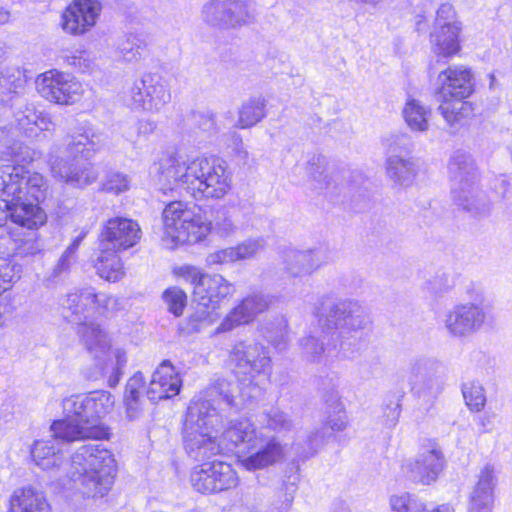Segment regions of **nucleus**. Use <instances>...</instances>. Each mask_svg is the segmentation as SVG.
I'll list each match as a JSON object with an SVG mask.
<instances>
[{
  "label": "nucleus",
  "mask_w": 512,
  "mask_h": 512,
  "mask_svg": "<svg viewBox=\"0 0 512 512\" xmlns=\"http://www.w3.org/2000/svg\"><path fill=\"white\" fill-rule=\"evenodd\" d=\"M260 434L249 419H234L223 431L221 442L225 452H233L241 446L248 450L249 447H256Z\"/></svg>",
  "instance_id": "7c9ffc66"
},
{
  "label": "nucleus",
  "mask_w": 512,
  "mask_h": 512,
  "mask_svg": "<svg viewBox=\"0 0 512 512\" xmlns=\"http://www.w3.org/2000/svg\"><path fill=\"white\" fill-rule=\"evenodd\" d=\"M21 179L22 196L24 200L38 204L46 198L47 184L39 173H26L23 169Z\"/></svg>",
  "instance_id": "a19ab883"
},
{
  "label": "nucleus",
  "mask_w": 512,
  "mask_h": 512,
  "mask_svg": "<svg viewBox=\"0 0 512 512\" xmlns=\"http://www.w3.org/2000/svg\"><path fill=\"white\" fill-rule=\"evenodd\" d=\"M21 266L12 260L0 258V294L10 289L20 278Z\"/></svg>",
  "instance_id": "603ef678"
},
{
  "label": "nucleus",
  "mask_w": 512,
  "mask_h": 512,
  "mask_svg": "<svg viewBox=\"0 0 512 512\" xmlns=\"http://www.w3.org/2000/svg\"><path fill=\"white\" fill-rule=\"evenodd\" d=\"M130 97L135 107L159 112L171 100L167 81L157 73H146L131 87Z\"/></svg>",
  "instance_id": "2eb2a0df"
},
{
  "label": "nucleus",
  "mask_w": 512,
  "mask_h": 512,
  "mask_svg": "<svg viewBox=\"0 0 512 512\" xmlns=\"http://www.w3.org/2000/svg\"><path fill=\"white\" fill-rule=\"evenodd\" d=\"M240 383L242 387L233 385L224 378H219L198 396L194 397L190 404L205 402L208 408H205L204 410H207L208 412L213 411L215 413H219L217 406H219L221 402L226 403V405L230 407L238 408L248 400L241 396V389L246 388V386L244 382Z\"/></svg>",
  "instance_id": "393cba45"
},
{
  "label": "nucleus",
  "mask_w": 512,
  "mask_h": 512,
  "mask_svg": "<svg viewBox=\"0 0 512 512\" xmlns=\"http://www.w3.org/2000/svg\"><path fill=\"white\" fill-rule=\"evenodd\" d=\"M250 453L240 458V464L249 471L264 469L279 462L284 457V447L274 436L264 437L261 433L257 437L256 447H249Z\"/></svg>",
  "instance_id": "bb28decb"
},
{
  "label": "nucleus",
  "mask_w": 512,
  "mask_h": 512,
  "mask_svg": "<svg viewBox=\"0 0 512 512\" xmlns=\"http://www.w3.org/2000/svg\"><path fill=\"white\" fill-rule=\"evenodd\" d=\"M326 322L337 332V337L349 339L353 333L364 329L369 322L364 308L356 301L334 302L326 315Z\"/></svg>",
  "instance_id": "a211bd4d"
},
{
  "label": "nucleus",
  "mask_w": 512,
  "mask_h": 512,
  "mask_svg": "<svg viewBox=\"0 0 512 512\" xmlns=\"http://www.w3.org/2000/svg\"><path fill=\"white\" fill-rule=\"evenodd\" d=\"M266 101L261 97L250 98L243 102L238 111L235 127L246 129L255 126L266 115Z\"/></svg>",
  "instance_id": "4c0bfd02"
},
{
  "label": "nucleus",
  "mask_w": 512,
  "mask_h": 512,
  "mask_svg": "<svg viewBox=\"0 0 512 512\" xmlns=\"http://www.w3.org/2000/svg\"><path fill=\"white\" fill-rule=\"evenodd\" d=\"M451 25H459V23L455 21L453 6L449 3H444L437 10L434 28H443V26L448 27Z\"/></svg>",
  "instance_id": "0e129e2a"
},
{
  "label": "nucleus",
  "mask_w": 512,
  "mask_h": 512,
  "mask_svg": "<svg viewBox=\"0 0 512 512\" xmlns=\"http://www.w3.org/2000/svg\"><path fill=\"white\" fill-rule=\"evenodd\" d=\"M386 171L389 179L401 186L410 185L417 172L415 163L411 159L398 155H391L387 159Z\"/></svg>",
  "instance_id": "e433bc0d"
},
{
  "label": "nucleus",
  "mask_w": 512,
  "mask_h": 512,
  "mask_svg": "<svg viewBox=\"0 0 512 512\" xmlns=\"http://www.w3.org/2000/svg\"><path fill=\"white\" fill-rule=\"evenodd\" d=\"M158 171L164 191L183 190L195 199H220L231 187L225 161L215 156L165 154Z\"/></svg>",
  "instance_id": "f257e3e1"
},
{
  "label": "nucleus",
  "mask_w": 512,
  "mask_h": 512,
  "mask_svg": "<svg viewBox=\"0 0 512 512\" xmlns=\"http://www.w3.org/2000/svg\"><path fill=\"white\" fill-rule=\"evenodd\" d=\"M445 467V457L441 447L433 441L421 446L414 460L402 465V471L416 484L430 485L435 482Z\"/></svg>",
  "instance_id": "ddd939ff"
},
{
  "label": "nucleus",
  "mask_w": 512,
  "mask_h": 512,
  "mask_svg": "<svg viewBox=\"0 0 512 512\" xmlns=\"http://www.w3.org/2000/svg\"><path fill=\"white\" fill-rule=\"evenodd\" d=\"M143 385L144 376L141 372L135 373L126 384L124 401L126 404L127 415L130 419L138 418L144 409V403L140 399V390Z\"/></svg>",
  "instance_id": "58836bf2"
},
{
  "label": "nucleus",
  "mask_w": 512,
  "mask_h": 512,
  "mask_svg": "<svg viewBox=\"0 0 512 512\" xmlns=\"http://www.w3.org/2000/svg\"><path fill=\"white\" fill-rule=\"evenodd\" d=\"M113 405V395L103 390L71 395L62 401L64 416L91 426H102L99 420L111 411Z\"/></svg>",
  "instance_id": "f8f14e48"
},
{
  "label": "nucleus",
  "mask_w": 512,
  "mask_h": 512,
  "mask_svg": "<svg viewBox=\"0 0 512 512\" xmlns=\"http://www.w3.org/2000/svg\"><path fill=\"white\" fill-rule=\"evenodd\" d=\"M448 173L452 197L459 207L472 215L484 214L489 210L485 196L478 187V171L471 155L462 150L455 151L449 159Z\"/></svg>",
  "instance_id": "0eeeda50"
},
{
  "label": "nucleus",
  "mask_w": 512,
  "mask_h": 512,
  "mask_svg": "<svg viewBox=\"0 0 512 512\" xmlns=\"http://www.w3.org/2000/svg\"><path fill=\"white\" fill-rule=\"evenodd\" d=\"M304 442V445H302L299 437L297 442L293 444V449L303 460L308 459L317 453L322 444V436L319 434V431H311L305 437Z\"/></svg>",
  "instance_id": "5fc2aeb1"
},
{
  "label": "nucleus",
  "mask_w": 512,
  "mask_h": 512,
  "mask_svg": "<svg viewBox=\"0 0 512 512\" xmlns=\"http://www.w3.org/2000/svg\"><path fill=\"white\" fill-rule=\"evenodd\" d=\"M81 130L78 134L67 136L64 145H54L47 159L52 176L76 188L90 185L97 179V173L92 166L79 164L77 155L82 154L88 158L103 144L101 134L93 128Z\"/></svg>",
  "instance_id": "7ed1b4c3"
},
{
  "label": "nucleus",
  "mask_w": 512,
  "mask_h": 512,
  "mask_svg": "<svg viewBox=\"0 0 512 512\" xmlns=\"http://www.w3.org/2000/svg\"><path fill=\"white\" fill-rule=\"evenodd\" d=\"M130 178L120 172L109 173L102 184V190L108 193L120 194L130 188Z\"/></svg>",
  "instance_id": "bf43d9fd"
},
{
  "label": "nucleus",
  "mask_w": 512,
  "mask_h": 512,
  "mask_svg": "<svg viewBox=\"0 0 512 512\" xmlns=\"http://www.w3.org/2000/svg\"><path fill=\"white\" fill-rule=\"evenodd\" d=\"M271 303L270 297L262 293H253L245 297L223 319L218 332H228L235 327L252 322L256 316L266 311Z\"/></svg>",
  "instance_id": "a878e982"
},
{
  "label": "nucleus",
  "mask_w": 512,
  "mask_h": 512,
  "mask_svg": "<svg viewBox=\"0 0 512 512\" xmlns=\"http://www.w3.org/2000/svg\"><path fill=\"white\" fill-rule=\"evenodd\" d=\"M116 473L113 454L100 443L79 447L71 456L68 477L86 497H103Z\"/></svg>",
  "instance_id": "20e7f679"
},
{
  "label": "nucleus",
  "mask_w": 512,
  "mask_h": 512,
  "mask_svg": "<svg viewBox=\"0 0 512 512\" xmlns=\"http://www.w3.org/2000/svg\"><path fill=\"white\" fill-rule=\"evenodd\" d=\"M287 321L283 316L276 317L274 321L261 327L264 338L276 349L282 351L286 348L288 340Z\"/></svg>",
  "instance_id": "79ce46f5"
},
{
  "label": "nucleus",
  "mask_w": 512,
  "mask_h": 512,
  "mask_svg": "<svg viewBox=\"0 0 512 512\" xmlns=\"http://www.w3.org/2000/svg\"><path fill=\"white\" fill-rule=\"evenodd\" d=\"M443 366L434 359L419 358L411 362L409 382L412 391L423 398H435L443 386Z\"/></svg>",
  "instance_id": "6ab92c4d"
},
{
  "label": "nucleus",
  "mask_w": 512,
  "mask_h": 512,
  "mask_svg": "<svg viewBox=\"0 0 512 512\" xmlns=\"http://www.w3.org/2000/svg\"><path fill=\"white\" fill-rule=\"evenodd\" d=\"M299 480L298 475L294 474L288 477V481L284 482L285 487V500L282 503V508L279 512H288L292 501L294 499V493L297 489V482Z\"/></svg>",
  "instance_id": "774afa93"
},
{
  "label": "nucleus",
  "mask_w": 512,
  "mask_h": 512,
  "mask_svg": "<svg viewBox=\"0 0 512 512\" xmlns=\"http://www.w3.org/2000/svg\"><path fill=\"white\" fill-rule=\"evenodd\" d=\"M206 403L190 404L183 425V444L188 456L195 461H206L225 453L222 442L212 433L222 422L219 413L208 412Z\"/></svg>",
  "instance_id": "39448f33"
},
{
  "label": "nucleus",
  "mask_w": 512,
  "mask_h": 512,
  "mask_svg": "<svg viewBox=\"0 0 512 512\" xmlns=\"http://www.w3.org/2000/svg\"><path fill=\"white\" fill-rule=\"evenodd\" d=\"M139 224L129 218L115 217L107 220L99 234L100 247H112L127 250L141 239Z\"/></svg>",
  "instance_id": "aec40b11"
},
{
  "label": "nucleus",
  "mask_w": 512,
  "mask_h": 512,
  "mask_svg": "<svg viewBox=\"0 0 512 512\" xmlns=\"http://www.w3.org/2000/svg\"><path fill=\"white\" fill-rule=\"evenodd\" d=\"M15 133L7 127L0 128V160L7 159L17 152Z\"/></svg>",
  "instance_id": "680f3d73"
},
{
  "label": "nucleus",
  "mask_w": 512,
  "mask_h": 512,
  "mask_svg": "<svg viewBox=\"0 0 512 512\" xmlns=\"http://www.w3.org/2000/svg\"><path fill=\"white\" fill-rule=\"evenodd\" d=\"M194 489L201 493H217L235 488L239 478L232 466L223 461L204 462L191 472Z\"/></svg>",
  "instance_id": "4468645a"
},
{
  "label": "nucleus",
  "mask_w": 512,
  "mask_h": 512,
  "mask_svg": "<svg viewBox=\"0 0 512 512\" xmlns=\"http://www.w3.org/2000/svg\"><path fill=\"white\" fill-rule=\"evenodd\" d=\"M149 43L144 35H129L120 44L119 49L127 62H138L147 54Z\"/></svg>",
  "instance_id": "37998d69"
},
{
  "label": "nucleus",
  "mask_w": 512,
  "mask_h": 512,
  "mask_svg": "<svg viewBox=\"0 0 512 512\" xmlns=\"http://www.w3.org/2000/svg\"><path fill=\"white\" fill-rule=\"evenodd\" d=\"M435 85V94L443 99H466L474 91L472 72L465 66L453 65L441 71Z\"/></svg>",
  "instance_id": "412c9836"
},
{
  "label": "nucleus",
  "mask_w": 512,
  "mask_h": 512,
  "mask_svg": "<svg viewBox=\"0 0 512 512\" xmlns=\"http://www.w3.org/2000/svg\"><path fill=\"white\" fill-rule=\"evenodd\" d=\"M450 288L448 275L444 272H437L429 277L423 284V291L431 298L442 296Z\"/></svg>",
  "instance_id": "13d9d810"
},
{
  "label": "nucleus",
  "mask_w": 512,
  "mask_h": 512,
  "mask_svg": "<svg viewBox=\"0 0 512 512\" xmlns=\"http://www.w3.org/2000/svg\"><path fill=\"white\" fill-rule=\"evenodd\" d=\"M60 305L65 319L81 325L116 310L118 301L106 293H97L94 288L87 287L68 293Z\"/></svg>",
  "instance_id": "9b49d317"
},
{
  "label": "nucleus",
  "mask_w": 512,
  "mask_h": 512,
  "mask_svg": "<svg viewBox=\"0 0 512 512\" xmlns=\"http://www.w3.org/2000/svg\"><path fill=\"white\" fill-rule=\"evenodd\" d=\"M234 292V284L221 274L207 273L194 295V311L188 318L190 329L197 332L214 323L219 318L221 302Z\"/></svg>",
  "instance_id": "9d476101"
},
{
  "label": "nucleus",
  "mask_w": 512,
  "mask_h": 512,
  "mask_svg": "<svg viewBox=\"0 0 512 512\" xmlns=\"http://www.w3.org/2000/svg\"><path fill=\"white\" fill-rule=\"evenodd\" d=\"M228 365L240 382H244L246 388L241 389L244 399L256 396L258 386L253 384V379L260 375H269L271 372V358L267 349L255 341H238L229 353Z\"/></svg>",
  "instance_id": "1a4fd4ad"
},
{
  "label": "nucleus",
  "mask_w": 512,
  "mask_h": 512,
  "mask_svg": "<svg viewBox=\"0 0 512 512\" xmlns=\"http://www.w3.org/2000/svg\"><path fill=\"white\" fill-rule=\"evenodd\" d=\"M36 88L43 98L61 105L73 104L82 93L80 82L70 74L57 70H49L39 75Z\"/></svg>",
  "instance_id": "dca6fc26"
},
{
  "label": "nucleus",
  "mask_w": 512,
  "mask_h": 512,
  "mask_svg": "<svg viewBox=\"0 0 512 512\" xmlns=\"http://www.w3.org/2000/svg\"><path fill=\"white\" fill-rule=\"evenodd\" d=\"M11 108L13 118L19 129L25 133L33 129V126H39L41 130L48 129L46 117L38 112L32 103L21 96L13 98Z\"/></svg>",
  "instance_id": "473e14b6"
},
{
  "label": "nucleus",
  "mask_w": 512,
  "mask_h": 512,
  "mask_svg": "<svg viewBox=\"0 0 512 512\" xmlns=\"http://www.w3.org/2000/svg\"><path fill=\"white\" fill-rule=\"evenodd\" d=\"M100 12L98 0H74L63 12L61 26L66 33L82 35L96 24Z\"/></svg>",
  "instance_id": "5701e85b"
},
{
  "label": "nucleus",
  "mask_w": 512,
  "mask_h": 512,
  "mask_svg": "<svg viewBox=\"0 0 512 512\" xmlns=\"http://www.w3.org/2000/svg\"><path fill=\"white\" fill-rule=\"evenodd\" d=\"M193 118L198 128L208 135L215 134L217 127L214 114L210 111H198L193 114Z\"/></svg>",
  "instance_id": "69168bd1"
},
{
  "label": "nucleus",
  "mask_w": 512,
  "mask_h": 512,
  "mask_svg": "<svg viewBox=\"0 0 512 512\" xmlns=\"http://www.w3.org/2000/svg\"><path fill=\"white\" fill-rule=\"evenodd\" d=\"M325 336L316 337L308 335L301 338L299 345L302 350L303 358L311 363H321L326 356V347L324 346Z\"/></svg>",
  "instance_id": "a18cd8bd"
},
{
  "label": "nucleus",
  "mask_w": 512,
  "mask_h": 512,
  "mask_svg": "<svg viewBox=\"0 0 512 512\" xmlns=\"http://www.w3.org/2000/svg\"><path fill=\"white\" fill-rule=\"evenodd\" d=\"M205 262L207 266H218L236 262L232 247H226L209 253Z\"/></svg>",
  "instance_id": "e2e57ef3"
},
{
  "label": "nucleus",
  "mask_w": 512,
  "mask_h": 512,
  "mask_svg": "<svg viewBox=\"0 0 512 512\" xmlns=\"http://www.w3.org/2000/svg\"><path fill=\"white\" fill-rule=\"evenodd\" d=\"M85 233L78 235L72 243L66 248L58 262L52 270L53 278L59 277L62 273L68 272L72 264L76 261L77 250L85 237Z\"/></svg>",
  "instance_id": "09e8293b"
},
{
  "label": "nucleus",
  "mask_w": 512,
  "mask_h": 512,
  "mask_svg": "<svg viewBox=\"0 0 512 512\" xmlns=\"http://www.w3.org/2000/svg\"><path fill=\"white\" fill-rule=\"evenodd\" d=\"M487 317L486 308L482 304L464 303L455 305L445 314L443 323L449 336L465 338L478 332Z\"/></svg>",
  "instance_id": "f3484780"
},
{
  "label": "nucleus",
  "mask_w": 512,
  "mask_h": 512,
  "mask_svg": "<svg viewBox=\"0 0 512 512\" xmlns=\"http://www.w3.org/2000/svg\"><path fill=\"white\" fill-rule=\"evenodd\" d=\"M162 297L169 312L176 317L182 315L187 303V295L182 289L178 287L168 288L164 291Z\"/></svg>",
  "instance_id": "6e6d98bb"
},
{
  "label": "nucleus",
  "mask_w": 512,
  "mask_h": 512,
  "mask_svg": "<svg viewBox=\"0 0 512 512\" xmlns=\"http://www.w3.org/2000/svg\"><path fill=\"white\" fill-rule=\"evenodd\" d=\"M23 166H0V209L3 220L10 218L14 224L28 230H37L46 222L45 212L33 202L24 200L21 179Z\"/></svg>",
  "instance_id": "423d86ee"
},
{
  "label": "nucleus",
  "mask_w": 512,
  "mask_h": 512,
  "mask_svg": "<svg viewBox=\"0 0 512 512\" xmlns=\"http://www.w3.org/2000/svg\"><path fill=\"white\" fill-rule=\"evenodd\" d=\"M0 86L7 92L15 93L19 96L25 88V80L20 76L1 74Z\"/></svg>",
  "instance_id": "338daca9"
},
{
  "label": "nucleus",
  "mask_w": 512,
  "mask_h": 512,
  "mask_svg": "<svg viewBox=\"0 0 512 512\" xmlns=\"http://www.w3.org/2000/svg\"><path fill=\"white\" fill-rule=\"evenodd\" d=\"M58 444L54 438L36 440L31 448V456L35 464L43 470L59 468L64 457Z\"/></svg>",
  "instance_id": "f704fd0d"
},
{
  "label": "nucleus",
  "mask_w": 512,
  "mask_h": 512,
  "mask_svg": "<svg viewBox=\"0 0 512 512\" xmlns=\"http://www.w3.org/2000/svg\"><path fill=\"white\" fill-rule=\"evenodd\" d=\"M403 116L408 127L417 132L427 131L431 111L418 100L410 99L403 109Z\"/></svg>",
  "instance_id": "ea45409f"
},
{
  "label": "nucleus",
  "mask_w": 512,
  "mask_h": 512,
  "mask_svg": "<svg viewBox=\"0 0 512 512\" xmlns=\"http://www.w3.org/2000/svg\"><path fill=\"white\" fill-rule=\"evenodd\" d=\"M331 402L333 414L328 416L326 425L333 431H343L348 426V416L345 412L344 406L340 402L337 394L331 396Z\"/></svg>",
  "instance_id": "864d4df0"
},
{
  "label": "nucleus",
  "mask_w": 512,
  "mask_h": 512,
  "mask_svg": "<svg viewBox=\"0 0 512 512\" xmlns=\"http://www.w3.org/2000/svg\"><path fill=\"white\" fill-rule=\"evenodd\" d=\"M181 386L179 373L169 361L164 360L152 374L146 394L151 402L156 403L178 395Z\"/></svg>",
  "instance_id": "cd10ccee"
},
{
  "label": "nucleus",
  "mask_w": 512,
  "mask_h": 512,
  "mask_svg": "<svg viewBox=\"0 0 512 512\" xmlns=\"http://www.w3.org/2000/svg\"><path fill=\"white\" fill-rule=\"evenodd\" d=\"M463 397L471 410L480 411L485 403L484 388L478 383H467L462 388Z\"/></svg>",
  "instance_id": "4d7b16f0"
},
{
  "label": "nucleus",
  "mask_w": 512,
  "mask_h": 512,
  "mask_svg": "<svg viewBox=\"0 0 512 512\" xmlns=\"http://www.w3.org/2000/svg\"><path fill=\"white\" fill-rule=\"evenodd\" d=\"M266 247V241L263 237L247 238L236 246H233V252L236 262L254 258Z\"/></svg>",
  "instance_id": "de8ad7c7"
},
{
  "label": "nucleus",
  "mask_w": 512,
  "mask_h": 512,
  "mask_svg": "<svg viewBox=\"0 0 512 512\" xmlns=\"http://www.w3.org/2000/svg\"><path fill=\"white\" fill-rule=\"evenodd\" d=\"M238 207H220L213 222L208 221L199 207L189 208L182 201H173L163 210L164 235L174 245L196 244L204 240L214 230L221 237L234 235L240 228L237 217Z\"/></svg>",
  "instance_id": "f03ea898"
},
{
  "label": "nucleus",
  "mask_w": 512,
  "mask_h": 512,
  "mask_svg": "<svg viewBox=\"0 0 512 512\" xmlns=\"http://www.w3.org/2000/svg\"><path fill=\"white\" fill-rule=\"evenodd\" d=\"M175 275L182 278L193 286V296L197 287L202 283L204 276L207 275L201 268L193 265H183L175 269Z\"/></svg>",
  "instance_id": "052dcab7"
},
{
  "label": "nucleus",
  "mask_w": 512,
  "mask_h": 512,
  "mask_svg": "<svg viewBox=\"0 0 512 512\" xmlns=\"http://www.w3.org/2000/svg\"><path fill=\"white\" fill-rule=\"evenodd\" d=\"M203 19L209 25L232 28L249 17L247 5L241 0H210L203 6Z\"/></svg>",
  "instance_id": "4be33fe9"
},
{
  "label": "nucleus",
  "mask_w": 512,
  "mask_h": 512,
  "mask_svg": "<svg viewBox=\"0 0 512 512\" xmlns=\"http://www.w3.org/2000/svg\"><path fill=\"white\" fill-rule=\"evenodd\" d=\"M402 395L400 394H388L384 400L383 409H382V419L383 423L388 428H393L399 421V417L401 414V399Z\"/></svg>",
  "instance_id": "8fccbe9b"
},
{
  "label": "nucleus",
  "mask_w": 512,
  "mask_h": 512,
  "mask_svg": "<svg viewBox=\"0 0 512 512\" xmlns=\"http://www.w3.org/2000/svg\"><path fill=\"white\" fill-rule=\"evenodd\" d=\"M497 481L494 465H484L470 495L469 512H491Z\"/></svg>",
  "instance_id": "c85d7f7f"
},
{
  "label": "nucleus",
  "mask_w": 512,
  "mask_h": 512,
  "mask_svg": "<svg viewBox=\"0 0 512 512\" xmlns=\"http://www.w3.org/2000/svg\"><path fill=\"white\" fill-rule=\"evenodd\" d=\"M24 234L23 238L15 239V255L20 257L35 256L42 252L43 245L37 238L35 230Z\"/></svg>",
  "instance_id": "3c124183"
},
{
  "label": "nucleus",
  "mask_w": 512,
  "mask_h": 512,
  "mask_svg": "<svg viewBox=\"0 0 512 512\" xmlns=\"http://www.w3.org/2000/svg\"><path fill=\"white\" fill-rule=\"evenodd\" d=\"M459 25H451L443 28H434L430 34L432 50L438 56L451 57L458 53L460 44L458 40Z\"/></svg>",
  "instance_id": "c9c22d12"
},
{
  "label": "nucleus",
  "mask_w": 512,
  "mask_h": 512,
  "mask_svg": "<svg viewBox=\"0 0 512 512\" xmlns=\"http://www.w3.org/2000/svg\"><path fill=\"white\" fill-rule=\"evenodd\" d=\"M263 421L267 423L268 428L276 432H289L295 428L294 421L291 417L277 407L270 408L263 414Z\"/></svg>",
  "instance_id": "49530a36"
},
{
  "label": "nucleus",
  "mask_w": 512,
  "mask_h": 512,
  "mask_svg": "<svg viewBox=\"0 0 512 512\" xmlns=\"http://www.w3.org/2000/svg\"><path fill=\"white\" fill-rule=\"evenodd\" d=\"M50 429L54 439L66 442L84 439H103L108 434L104 426L87 425L66 416L63 419L55 420L51 424Z\"/></svg>",
  "instance_id": "c756f323"
},
{
  "label": "nucleus",
  "mask_w": 512,
  "mask_h": 512,
  "mask_svg": "<svg viewBox=\"0 0 512 512\" xmlns=\"http://www.w3.org/2000/svg\"><path fill=\"white\" fill-rule=\"evenodd\" d=\"M99 255L97 256L94 267L97 274L109 282H117L125 275L124 265L118 255L120 250L112 247L98 246Z\"/></svg>",
  "instance_id": "72a5a7b5"
},
{
  "label": "nucleus",
  "mask_w": 512,
  "mask_h": 512,
  "mask_svg": "<svg viewBox=\"0 0 512 512\" xmlns=\"http://www.w3.org/2000/svg\"><path fill=\"white\" fill-rule=\"evenodd\" d=\"M328 260V251L324 248L307 250L289 249L283 255V270L291 278L311 276Z\"/></svg>",
  "instance_id": "b1692460"
},
{
  "label": "nucleus",
  "mask_w": 512,
  "mask_h": 512,
  "mask_svg": "<svg viewBox=\"0 0 512 512\" xmlns=\"http://www.w3.org/2000/svg\"><path fill=\"white\" fill-rule=\"evenodd\" d=\"M439 100L441 101V104L438 109L450 126L458 124L471 110L470 104L464 101L465 99L439 98Z\"/></svg>",
  "instance_id": "c03bdc74"
},
{
  "label": "nucleus",
  "mask_w": 512,
  "mask_h": 512,
  "mask_svg": "<svg viewBox=\"0 0 512 512\" xmlns=\"http://www.w3.org/2000/svg\"><path fill=\"white\" fill-rule=\"evenodd\" d=\"M9 512H52L44 493L32 486L16 489L9 499Z\"/></svg>",
  "instance_id": "2f4dec72"
},
{
  "label": "nucleus",
  "mask_w": 512,
  "mask_h": 512,
  "mask_svg": "<svg viewBox=\"0 0 512 512\" xmlns=\"http://www.w3.org/2000/svg\"><path fill=\"white\" fill-rule=\"evenodd\" d=\"M78 334L88 352L100 362L99 370L91 379L97 380L101 377L107 378L110 387H115L121 378L122 369L127 363L126 352L121 348H116L110 353L111 340L108 335L100 328L99 324L93 320L86 324L78 325Z\"/></svg>",
  "instance_id": "6e6552de"
}]
</instances>
